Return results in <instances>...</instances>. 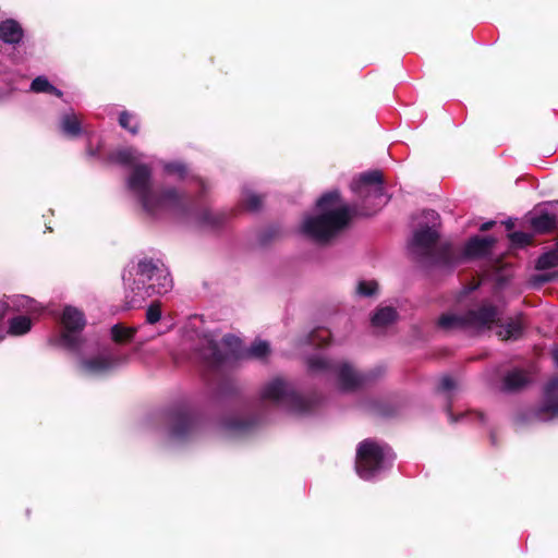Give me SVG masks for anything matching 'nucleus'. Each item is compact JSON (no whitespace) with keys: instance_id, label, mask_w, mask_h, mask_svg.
<instances>
[{"instance_id":"6e6552de","label":"nucleus","mask_w":558,"mask_h":558,"mask_svg":"<svg viewBox=\"0 0 558 558\" xmlns=\"http://www.w3.org/2000/svg\"><path fill=\"white\" fill-rule=\"evenodd\" d=\"M260 397L264 401L291 413L301 414L307 409V401L282 378H274L265 384L260 390Z\"/></svg>"},{"instance_id":"2eb2a0df","label":"nucleus","mask_w":558,"mask_h":558,"mask_svg":"<svg viewBox=\"0 0 558 558\" xmlns=\"http://www.w3.org/2000/svg\"><path fill=\"white\" fill-rule=\"evenodd\" d=\"M23 38V29L14 20H5L0 23V39L7 44H19Z\"/></svg>"},{"instance_id":"5701e85b","label":"nucleus","mask_w":558,"mask_h":558,"mask_svg":"<svg viewBox=\"0 0 558 558\" xmlns=\"http://www.w3.org/2000/svg\"><path fill=\"white\" fill-rule=\"evenodd\" d=\"M31 89L35 93H50L58 97L62 96V92L52 86L45 76L36 77L31 85Z\"/></svg>"},{"instance_id":"423d86ee","label":"nucleus","mask_w":558,"mask_h":558,"mask_svg":"<svg viewBox=\"0 0 558 558\" xmlns=\"http://www.w3.org/2000/svg\"><path fill=\"white\" fill-rule=\"evenodd\" d=\"M395 459L391 449L383 444L366 439L356 450L355 470L363 480H372L388 469Z\"/></svg>"},{"instance_id":"393cba45","label":"nucleus","mask_w":558,"mask_h":558,"mask_svg":"<svg viewBox=\"0 0 558 558\" xmlns=\"http://www.w3.org/2000/svg\"><path fill=\"white\" fill-rule=\"evenodd\" d=\"M194 422L191 416L182 415L178 417L173 428L172 436L173 437H183L190 429H192Z\"/></svg>"},{"instance_id":"0eeeda50","label":"nucleus","mask_w":558,"mask_h":558,"mask_svg":"<svg viewBox=\"0 0 558 558\" xmlns=\"http://www.w3.org/2000/svg\"><path fill=\"white\" fill-rule=\"evenodd\" d=\"M498 320L495 307L484 305L464 315L448 313L440 316L438 325L445 330L465 329L477 333L492 329Z\"/></svg>"},{"instance_id":"4be33fe9","label":"nucleus","mask_w":558,"mask_h":558,"mask_svg":"<svg viewBox=\"0 0 558 558\" xmlns=\"http://www.w3.org/2000/svg\"><path fill=\"white\" fill-rule=\"evenodd\" d=\"M497 335L502 340L517 339L522 331V326L519 322H509L506 325H497Z\"/></svg>"},{"instance_id":"9b49d317","label":"nucleus","mask_w":558,"mask_h":558,"mask_svg":"<svg viewBox=\"0 0 558 558\" xmlns=\"http://www.w3.org/2000/svg\"><path fill=\"white\" fill-rule=\"evenodd\" d=\"M312 371L329 369L337 374L338 386L342 390H350L362 383V377L347 363H331L320 356L308 360Z\"/></svg>"},{"instance_id":"473e14b6","label":"nucleus","mask_w":558,"mask_h":558,"mask_svg":"<svg viewBox=\"0 0 558 558\" xmlns=\"http://www.w3.org/2000/svg\"><path fill=\"white\" fill-rule=\"evenodd\" d=\"M509 238H510V241L512 244L519 245V246L526 245L531 240V235L529 233L521 232V231L511 233L509 235Z\"/></svg>"},{"instance_id":"f704fd0d","label":"nucleus","mask_w":558,"mask_h":558,"mask_svg":"<svg viewBox=\"0 0 558 558\" xmlns=\"http://www.w3.org/2000/svg\"><path fill=\"white\" fill-rule=\"evenodd\" d=\"M454 386H456L454 380L449 376H444L440 379V388L445 391H449V390L453 389Z\"/></svg>"},{"instance_id":"e433bc0d","label":"nucleus","mask_w":558,"mask_h":558,"mask_svg":"<svg viewBox=\"0 0 558 558\" xmlns=\"http://www.w3.org/2000/svg\"><path fill=\"white\" fill-rule=\"evenodd\" d=\"M494 225H495V221H493V220L487 221V222L483 223L480 229L482 231H486V230L490 229Z\"/></svg>"},{"instance_id":"4468645a","label":"nucleus","mask_w":558,"mask_h":558,"mask_svg":"<svg viewBox=\"0 0 558 558\" xmlns=\"http://www.w3.org/2000/svg\"><path fill=\"white\" fill-rule=\"evenodd\" d=\"M536 415L542 421L558 417V378L551 379L545 386L543 403Z\"/></svg>"},{"instance_id":"39448f33","label":"nucleus","mask_w":558,"mask_h":558,"mask_svg":"<svg viewBox=\"0 0 558 558\" xmlns=\"http://www.w3.org/2000/svg\"><path fill=\"white\" fill-rule=\"evenodd\" d=\"M423 218L427 223L425 227L413 232L408 248L410 254L426 264L447 267L451 265L452 248L450 245L437 247L438 214L435 210H426Z\"/></svg>"},{"instance_id":"72a5a7b5","label":"nucleus","mask_w":558,"mask_h":558,"mask_svg":"<svg viewBox=\"0 0 558 558\" xmlns=\"http://www.w3.org/2000/svg\"><path fill=\"white\" fill-rule=\"evenodd\" d=\"M10 310L9 300L5 298L0 300V322L4 318L8 311ZM5 337V329L0 325V341Z\"/></svg>"},{"instance_id":"a211bd4d","label":"nucleus","mask_w":558,"mask_h":558,"mask_svg":"<svg viewBox=\"0 0 558 558\" xmlns=\"http://www.w3.org/2000/svg\"><path fill=\"white\" fill-rule=\"evenodd\" d=\"M33 326L32 318L28 316L20 315L12 317L9 320L8 329L5 330V335L11 336H23L27 333Z\"/></svg>"},{"instance_id":"aec40b11","label":"nucleus","mask_w":558,"mask_h":558,"mask_svg":"<svg viewBox=\"0 0 558 558\" xmlns=\"http://www.w3.org/2000/svg\"><path fill=\"white\" fill-rule=\"evenodd\" d=\"M527 384V376L524 372L514 369L508 373L504 379V389L513 391L524 387Z\"/></svg>"},{"instance_id":"f257e3e1","label":"nucleus","mask_w":558,"mask_h":558,"mask_svg":"<svg viewBox=\"0 0 558 558\" xmlns=\"http://www.w3.org/2000/svg\"><path fill=\"white\" fill-rule=\"evenodd\" d=\"M143 158V153L132 147L119 149L110 157L113 162L131 168L125 178L128 193L151 217L180 209L184 194L173 186L155 189L153 170L142 162Z\"/></svg>"},{"instance_id":"b1692460","label":"nucleus","mask_w":558,"mask_h":558,"mask_svg":"<svg viewBox=\"0 0 558 558\" xmlns=\"http://www.w3.org/2000/svg\"><path fill=\"white\" fill-rule=\"evenodd\" d=\"M162 169H163L165 174H167L169 177H174L178 179H184L187 174L186 166L180 161L163 162Z\"/></svg>"},{"instance_id":"f3484780","label":"nucleus","mask_w":558,"mask_h":558,"mask_svg":"<svg viewBox=\"0 0 558 558\" xmlns=\"http://www.w3.org/2000/svg\"><path fill=\"white\" fill-rule=\"evenodd\" d=\"M61 132L70 137H77L82 133V121L73 112L63 114L60 119Z\"/></svg>"},{"instance_id":"9d476101","label":"nucleus","mask_w":558,"mask_h":558,"mask_svg":"<svg viewBox=\"0 0 558 558\" xmlns=\"http://www.w3.org/2000/svg\"><path fill=\"white\" fill-rule=\"evenodd\" d=\"M63 331L60 336V344L68 350H76L84 343L81 332L85 327L86 320L82 311L68 305L64 307L61 316Z\"/></svg>"},{"instance_id":"20e7f679","label":"nucleus","mask_w":558,"mask_h":558,"mask_svg":"<svg viewBox=\"0 0 558 558\" xmlns=\"http://www.w3.org/2000/svg\"><path fill=\"white\" fill-rule=\"evenodd\" d=\"M197 349L201 359L211 365L236 359L263 360L270 353L269 343L256 340L248 349H242L238 337L228 335L217 342L211 335H204Z\"/></svg>"},{"instance_id":"cd10ccee","label":"nucleus","mask_w":558,"mask_h":558,"mask_svg":"<svg viewBox=\"0 0 558 558\" xmlns=\"http://www.w3.org/2000/svg\"><path fill=\"white\" fill-rule=\"evenodd\" d=\"M134 332H135V329L125 328L121 325H114L111 328V336L116 342H122V341L132 339Z\"/></svg>"},{"instance_id":"4c0bfd02","label":"nucleus","mask_w":558,"mask_h":558,"mask_svg":"<svg viewBox=\"0 0 558 558\" xmlns=\"http://www.w3.org/2000/svg\"><path fill=\"white\" fill-rule=\"evenodd\" d=\"M554 360H555V363L558 365V350H556L554 352Z\"/></svg>"},{"instance_id":"412c9836","label":"nucleus","mask_w":558,"mask_h":558,"mask_svg":"<svg viewBox=\"0 0 558 558\" xmlns=\"http://www.w3.org/2000/svg\"><path fill=\"white\" fill-rule=\"evenodd\" d=\"M556 225L554 216L548 213H542L531 218V227L536 232H547Z\"/></svg>"},{"instance_id":"f03ea898","label":"nucleus","mask_w":558,"mask_h":558,"mask_svg":"<svg viewBox=\"0 0 558 558\" xmlns=\"http://www.w3.org/2000/svg\"><path fill=\"white\" fill-rule=\"evenodd\" d=\"M316 215L303 218L300 231L308 239L324 243L342 231L351 219V213L343 204L338 191L324 194L316 203Z\"/></svg>"},{"instance_id":"bb28decb","label":"nucleus","mask_w":558,"mask_h":558,"mask_svg":"<svg viewBox=\"0 0 558 558\" xmlns=\"http://www.w3.org/2000/svg\"><path fill=\"white\" fill-rule=\"evenodd\" d=\"M119 124L121 128L128 130L132 134L138 132V122L133 114L128 111H122L119 116Z\"/></svg>"},{"instance_id":"1a4fd4ad","label":"nucleus","mask_w":558,"mask_h":558,"mask_svg":"<svg viewBox=\"0 0 558 558\" xmlns=\"http://www.w3.org/2000/svg\"><path fill=\"white\" fill-rule=\"evenodd\" d=\"M77 359V367L85 376H99L107 374L116 367L126 363V356H118L111 353L101 352L93 354L85 345L80 344L76 350H71Z\"/></svg>"},{"instance_id":"ddd939ff","label":"nucleus","mask_w":558,"mask_h":558,"mask_svg":"<svg viewBox=\"0 0 558 558\" xmlns=\"http://www.w3.org/2000/svg\"><path fill=\"white\" fill-rule=\"evenodd\" d=\"M496 243L493 236H474L471 238L464 245L463 251L456 255L452 252L451 265L459 263L463 259L484 257L489 254L490 250Z\"/></svg>"},{"instance_id":"6ab92c4d","label":"nucleus","mask_w":558,"mask_h":558,"mask_svg":"<svg viewBox=\"0 0 558 558\" xmlns=\"http://www.w3.org/2000/svg\"><path fill=\"white\" fill-rule=\"evenodd\" d=\"M398 315L393 307L381 306L379 307L374 316L372 317V324L376 328H384L396 322Z\"/></svg>"},{"instance_id":"c756f323","label":"nucleus","mask_w":558,"mask_h":558,"mask_svg":"<svg viewBox=\"0 0 558 558\" xmlns=\"http://www.w3.org/2000/svg\"><path fill=\"white\" fill-rule=\"evenodd\" d=\"M377 290L378 284L374 280L360 281L356 287L357 294L362 296H372L377 292Z\"/></svg>"},{"instance_id":"c9c22d12","label":"nucleus","mask_w":558,"mask_h":558,"mask_svg":"<svg viewBox=\"0 0 558 558\" xmlns=\"http://www.w3.org/2000/svg\"><path fill=\"white\" fill-rule=\"evenodd\" d=\"M226 428L230 432H236L243 428V424L239 422H229L226 424Z\"/></svg>"},{"instance_id":"dca6fc26","label":"nucleus","mask_w":558,"mask_h":558,"mask_svg":"<svg viewBox=\"0 0 558 558\" xmlns=\"http://www.w3.org/2000/svg\"><path fill=\"white\" fill-rule=\"evenodd\" d=\"M10 308L13 311H25L29 314H38L41 311L40 305L26 295L8 296Z\"/></svg>"},{"instance_id":"7ed1b4c3","label":"nucleus","mask_w":558,"mask_h":558,"mask_svg":"<svg viewBox=\"0 0 558 558\" xmlns=\"http://www.w3.org/2000/svg\"><path fill=\"white\" fill-rule=\"evenodd\" d=\"M122 279L125 288L140 298L165 294L172 289V279L165 265L148 258L125 269Z\"/></svg>"},{"instance_id":"a878e982","label":"nucleus","mask_w":558,"mask_h":558,"mask_svg":"<svg viewBox=\"0 0 558 558\" xmlns=\"http://www.w3.org/2000/svg\"><path fill=\"white\" fill-rule=\"evenodd\" d=\"M558 265V243L557 246L537 259L536 268L537 269H548Z\"/></svg>"},{"instance_id":"f8f14e48","label":"nucleus","mask_w":558,"mask_h":558,"mask_svg":"<svg viewBox=\"0 0 558 558\" xmlns=\"http://www.w3.org/2000/svg\"><path fill=\"white\" fill-rule=\"evenodd\" d=\"M351 190L365 199H374L375 205L381 206L384 199L383 175L379 171L365 172L351 183Z\"/></svg>"},{"instance_id":"7c9ffc66","label":"nucleus","mask_w":558,"mask_h":558,"mask_svg":"<svg viewBox=\"0 0 558 558\" xmlns=\"http://www.w3.org/2000/svg\"><path fill=\"white\" fill-rule=\"evenodd\" d=\"M198 225L202 227H216L220 223V216L213 214L210 211H204L199 215Z\"/></svg>"},{"instance_id":"2f4dec72","label":"nucleus","mask_w":558,"mask_h":558,"mask_svg":"<svg viewBox=\"0 0 558 558\" xmlns=\"http://www.w3.org/2000/svg\"><path fill=\"white\" fill-rule=\"evenodd\" d=\"M161 318V311L158 304H150L146 311V322L148 324H155Z\"/></svg>"},{"instance_id":"c85d7f7f","label":"nucleus","mask_w":558,"mask_h":558,"mask_svg":"<svg viewBox=\"0 0 558 558\" xmlns=\"http://www.w3.org/2000/svg\"><path fill=\"white\" fill-rule=\"evenodd\" d=\"M242 202H243L244 206L248 210H252V211L258 210L259 207L262 206L260 196H258L257 194H255L254 192H252L250 190H245L243 192Z\"/></svg>"}]
</instances>
